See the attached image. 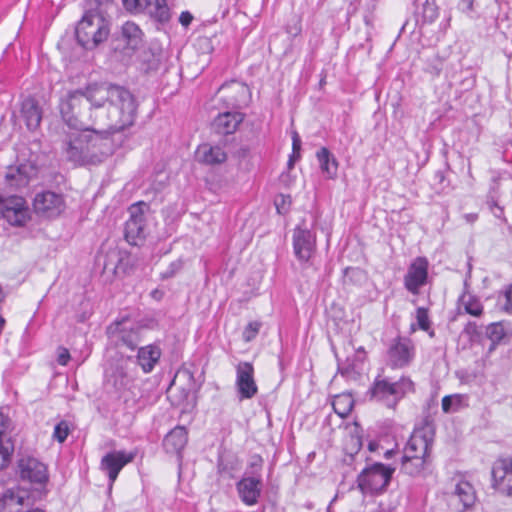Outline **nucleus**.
I'll return each instance as SVG.
<instances>
[{"label": "nucleus", "mask_w": 512, "mask_h": 512, "mask_svg": "<svg viewBox=\"0 0 512 512\" xmlns=\"http://www.w3.org/2000/svg\"><path fill=\"white\" fill-rule=\"evenodd\" d=\"M83 90L91 113L98 111V133H116L134 124L137 102L125 87L108 83H91Z\"/></svg>", "instance_id": "1"}, {"label": "nucleus", "mask_w": 512, "mask_h": 512, "mask_svg": "<svg viewBox=\"0 0 512 512\" xmlns=\"http://www.w3.org/2000/svg\"><path fill=\"white\" fill-rule=\"evenodd\" d=\"M434 431L429 425L415 428L408 439L401 460V471L410 476L421 475L431 463Z\"/></svg>", "instance_id": "2"}, {"label": "nucleus", "mask_w": 512, "mask_h": 512, "mask_svg": "<svg viewBox=\"0 0 512 512\" xmlns=\"http://www.w3.org/2000/svg\"><path fill=\"white\" fill-rule=\"evenodd\" d=\"M59 109L63 121L71 129L98 133L95 123L98 111L90 112L82 89L70 91L61 98Z\"/></svg>", "instance_id": "3"}, {"label": "nucleus", "mask_w": 512, "mask_h": 512, "mask_svg": "<svg viewBox=\"0 0 512 512\" xmlns=\"http://www.w3.org/2000/svg\"><path fill=\"white\" fill-rule=\"evenodd\" d=\"M413 391V381L405 376L395 382L390 381L388 378L378 376L369 389L372 400L392 409L397 406L401 399Z\"/></svg>", "instance_id": "4"}, {"label": "nucleus", "mask_w": 512, "mask_h": 512, "mask_svg": "<svg viewBox=\"0 0 512 512\" xmlns=\"http://www.w3.org/2000/svg\"><path fill=\"white\" fill-rule=\"evenodd\" d=\"M109 23L100 14L87 12L78 22L76 38L85 49H94L109 35Z\"/></svg>", "instance_id": "5"}, {"label": "nucleus", "mask_w": 512, "mask_h": 512, "mask_svg": "<svg viewBox=\"0 0 512 512\" xmlns=\"http://www.w3.org/2000/svg\"><path fill=\"white\" fill-rule=\"evenodd\" d=\"M393 472L394 468L382 463H374L359 474L358 486L364 493L381 494L387 489Z\"/></svg>", "instance_id": "6"}, {"label": "nucleus", "mask_w": 512, "mask_h": 512, "mask_svg": "<svg viewBox=\"0 0 512 512\" xmlns=\"http://www.w3.org/2000/svg\"><path fill=\"white\" fill-rule=\"evenodd\" d=\"M140 331V326L131 323L128 318H122L108 326L107 335L116 347H126L133 351L141 341Z\"/></svg>", "instance_id": "7"}, {"label": "nucleus", "mask_w": 512, "mask_h": 512, "mask_svg": "<svg viewBox=\"0 0 512 512\" xmlns=\"http://www.w3.org/2000/svg\"><path fill=\"white\" fill-rule=\"evenodd\" d=\"M149 207L143 202L132 204L129 209V218L125 222L124 236L129 244L137 245L147 235L146 213Z\"/></svg>", "instance_id": "8"}, {"label": "nucleus", "mask_w": 512, "mask_h": 512, "mask_svg": "<svg viewBox=\"0 0 512 512\" xmlns=\"http://www.w3.org/2000/svg\"><path fill=\"white\" fill-rule=\"evenodd\" d=\"M1 217L5 218L10 225L23 226L30 219L29 208L23 197L0 195Z\"/></svg>", "instance_id": "9"}, {"label": "nucleus", "mask_w": 512, "mask_h": 512, "mask_svg": "<svg viewBox=\"0 0 512 512\" xmlns=\"http://www.w3.org/2000/svg\"><path fill=\"white\" fill-rule=\"evenodd\" d=\"M217 96L226 108L236 109L248 104L251 92L245 83L232 80L218 89Z\"/></svg>", "instance_id": "10"}, {"label": "nucleus", "mask_w": 512, "mask_h": 512, "mask_svg": "<svg viewBox=\"0 0 512 512\" xmlns=\"http://www.w3.org/2000/svg\"><path fill=\"white\" fill-rule=\"evenodd\" d=\"M387 356L391 367H406L411 364L415 357V345L407 337H396L388 347Z\"/></svg>", "instance_id": "11"}, {"label": "nucleus", "mask_w": 512, "mask_h": 512, "mask_svg": "<svg viewBox=\"0 0 512 512\" xmlns=\"http://www.w3.org/2000/svg\"><path fill=\"white\" fill-rule=\"evenodd\" d=\"M293 249L297 259L308 262L316 250V235L305 222L299 224L293 231Z\"/></svg>", "instance_id": "12"}, {"label": "nucleus", "mask_w": 512, "mask_h": 512, "mask_svg": "<svg viewBox=\"0 0 512 512\" xmlns=\"http://www.w3.org/2000/svg\"><path fill=\"white\" fill-rule=\"evenodd\" d=\"M39 172L38 165L33 160L10 165L5 173V182L11 188H21L36 178Z\"/></svg>", "instance_id": "13"}, {"label": "nucleus", "mask_w": 512, "mask_h": 512, "mask_svg": "<svg viewBox=\"0 0 512 512\" xmlns=\"http://www.w3.org/2000/svg\"><path fill=\"white\" fill-rule=\"evenodd\" d=\"M236 389L238 398L251 399L257 392L258 387L254 379V367L250 362H239L236 366Z\"/></svg>", "instance_id": "14"}, {"label": "nucleus", "mask_w": 512, "mask_h": 512, "mask_svg": "<svg viewBox=\"0 0 512 512\" xmlns=\"http://www.w3.org/2000/svg\"><path fill=\"white\" fill-rule=\"evenodd\" d=\"M492 486L501 494L512 497V458H500L492 466Z\"/></svg>", "instance_id": "15"}, {"label": "nucleus", "mask_w": 512, "mask_h": 512, "mask_svg": "<svg viewBox=\"0 0 512 512\" xmlns=\"http://www.w3.org/2000/svg\"><path fill=\"white\" fill-rule=\"evenodd\" d=\"M429 263L425 257H417L409 265L404 276V286L412 294L417 295L428 278Z\"/></svg>", "instance_id": "16"}, {"label": "nucleus", "mask_w": 512, "mask_h": 512, "mask_svg": "<svg viewBox=\"0 0 512 512\" xmlns=\"http://www.w3.org/2000/svg\"><path fill=\"white\" fill-rule=\"evenodd\" d=\"M135 456L134 452L120 450L108 452L102 457L100 469L107 474L110 485L115 482L123 467L132 462Z\"/></svg>", "instance_id": "17"}, {"label": "nucleus", "mask_w": 512, "mask_h": 512, "mask_svg": "<svg viewBox=\"0 0 512 512\" xmlns=\"http://www.w3.org/2000/svg\"><path fill=\"white\" fill-rule=\"evenodd\" d=\"M33 206L37 214L45 217H55L64 210V199L60 194L44 191L36 194Z\"/></svg>", "instance_id": "18"}, {"label": "nucleus", "mask_w": 512, "mask_h": 512, "mask_svg": "<svg viewBox=\"0 0 512 512\" xmlns=\"http://www.w3.org/2000/svg\"><path fill=\"white\" fill-rule=\"evenodd\" d=\"M20 476L31 483L44 485L48 481V471L44 463L34 457H25L18 463Z\"/></svg>", "instance_id": "19"}, {"label": "nucleus", "mask_w": 512, "mask_h": 512, "mask_svg": "<svg viewBox=\"0 0 512 512\" xmlns=\"http://www.w3.org/2000/svg\"><path fill=\"white\" fill-rule=\"evenodd\" d=\"M261 477L244 475L236 484V489L241 501L247 506L258 503L261 495Z\"/></svg>", "instance_id": "20"}, {"label": "nucleus", "mask_w": 512, "mask_h": 512, "mask_svg": "<svg viewBox=\"0 0 512 512\" xmlns=\"http://www.w3.org/2000/svg\"><path fill=\"white\" fill-rule=\"evenodd\" d=\"M244 120V115L237 111L220 113L212 122V128L219 135L233 134Z\"/></svg>", "instance_id": "21"}, {"label": "nucleus", "mask_w": 512, "mask_h": 512, "mask_svg": "<svg viewBox=\"0 0 512 512\" xmlns=\"http://www.w3.org/2000/svg\"><path fill=\"white\" fill-rule=\"evenodd\" d=\"M20 113L29 130L34 131L40 126L43 112L34 98L28 97L23 100Z\"/></svg>", "instance_id": "22"}, {"label": "nucleus", "mask_w": 512, "mask_h": 512, "mask_svg": "<svg viewBox=\"0 0 512 512\" xmlns=\"http://www.w3.org/2000/svg\"><path fill=\"white\" fill-rule=\"evenodd\" d=\"M9 420L0 413V469L5 468L10 462L14 445L8 433Z\"/></svg>", "instance_id": "23"}, {"label": "nucleus", "mask_w": 512, "mask_h": 512, "mask_svg": "<svg viewBox=\"0 0 512 512\" xmlns=\"http://www.w3.org/2000/svg\"><path fill=\"white\" fill-rule=\"evenodd\" d=\"M195 157L198 162L206 165H217L226 161L227 154L220 146L203 143L198 146Z\"/></svg>", "instance_id": "24"}, {"label": "nucleus", "mask_w": 512, "mask_h": 512, "mask_svg": "<svg viewBox=\"0 0 512 512\" xmlns=\"http://www.w3.org/2000/svg\"><path fill=\"white\" fill-rule=\"evenodd\" d=\"M188 442V432L184 426H176L163 440V447L167 453L180 455Z\"/></svg>", "instance_id": "25"}, {"label": "nucleus", "mask_w": 512, "mask_h": 512, "mask_svg": "<svg viewBox=\"0 0 512 512\" xmlns=\"http://www.w3.org/2000/svg\"><path fill=\"white\" fill-rule=\"evenodd\" d=\"M161 356V350L154 345L141 347L138 350L137 361L145 373L151 372Z\"/></svg>", "instance_id": "26"}, {"label": "nucleus", "mask_w": 512, "mask_h": 512, "mask_svg": "<svg viewBox=\"0 0 512 512\" xmlns=\"http://www.w3.org/2000/svg\"><path fill=\"white\" fill-rule=\"evenodd\" d=\"M317 159L320 164L321 171L326 174L329 179H334L338 172V161L330 153L326 147H322L316 153Z\"/></svg>", "instance_id": "27"}, {"label": "nucleus", "mask_w": 512, "mask_h": 512, "mask_svg": "<svg viewBox=\"0 0 512 512\" xmlns=\"http://www.w3.org/2000/svg\"><path fill=\"white\" fill-rule=\"evenodd\" d=\"M64 150L67 159L76 165H83L91 160L90 153H88L86 150H83L81 147H76V144L73 143L72 138H69L67 141H65Z\"/></svg>", "instance_id": "28"}, {"label": "nucleus", "mask_w": 512, "mask_h": 512, "mask_svg": "<svg viewBox=\"0 0 512 512\" xmlns=\"http://www.w3.org/2000/svg\"><path fill=\"white\" fill-rule=\"evenodd\" d=\"M454 495L462 503L464 508L471 507L476 500V494L473 486L468 481L464 480H461L456 484Z\"/></svg>", "instance_id": "29"}, {"label": "nucleus", "mask_w": 512, "mask_h": 512, "mask_svg": "<svg viewBox=\"0 0 512 512\" xmlns=\"http://www.w3.org/2000/svg\"><path fill=\"white\" fill-rule=\"evenodd\" d=\"M77 136L72 138L76 147H81L83 150H86L90 153V147H94L97 145V142L102 140L109 133H94L92 131H80Z\"/></svg>", "instance_id": "30"}, {"label": "nucleus", "mask_w": 512, "mask_h": 512, "mask_svg": "<svg viewBox=\"0 0 512 512\" xmlns=\"http://www.w3.org/2000/svg\"><path fill=\"white\" fill-rule=\"evenodd\" d=\"M122 38L127 42V46L135 49L142 40V31L134 22H126L121 29Z\"/></svg>", "instance_id": "31"}, {"label": "nucleus", "mask_w": 512, "mask_h": 512, "mask_svg": "<svg viewBox=\"0 0 512 512\" xmlns=\"http://www.w3.org/2000/svg\"><path fill=\"white\" fill-rule=\"evenodd\" d=\"M459 301L467 314L474 317H480L483 314V305L477 296L464 292Z\"/></svg>", "instance_id": "32"}, {"label": "nucleus", "mask_w": 512, "mask_h": 512, "mask_svg": "<svg viewBox=\"0 0 512 512\" xmlns=\"http://www.w3.org/2000/svg\"><path fill=\"white\" fill-rule=\"evenodd\" d=\"M379 0H358L357 9L362 15L366 26L373 27L376 18L375 12Z\"/></svg>", "instance_id": "33"}, {"label": "nucleus", "mask_w": 512, "mask_h": 512, "mask_svg": "<svg viewBox=\"0 0 512 512\" xmlns=\"http://www.w3.org/2000/svg\"><path fill=\"white\" fill-rule=\"evenodd\" d=\"M332 406L336 414L340 417H346L352 410L353 399L350 394L336 395L332 401Z\"/></svg>", "instance_id": "34"}, {"label": "nucleus", "mask_w": 512, "mask_h": 512, "mask_svg": "<svg viewBox=\"0 0 512 512\" xmlns=\"http://www.w3.org/2000/svg\"><path fill=\"white\" fill-rule=\"evenodd\" d=\"M149 14L161 23H165L170 19V11L166 0L151 1V7L147 9Z\"/></svg>", "instance_id": "35"}, {"label": "nucleus", "mask_w": 512, "mask_h": 512, "mask_svg": "<svg viewBox=\"0 0 512 512\" xmlns=\"http://www.w3.org/2000/svg\"><path fill=\"white\" fill-rule=\"evenodd\" d=\"M486 335L491 340V349H493L494 345L499 343L505 337L506 333L503 325L497 322L487 326Z\"/></svg>", "instance_id": "36"}, {"label": "nucleus", "mask_w": 512, "mask_h": 512, "mask_svg": "<svg viewBox=\"0 0 512 512\" xmlns=\"http://www.w3.org/2000/svg\"><path fill=\"white\" fill-rule=\"evenodd\" d=\"M439 16V8L434 0H426L423 5V22L433 23Z\"/></svg>", "instance_id": "37"}, {"label": "nucleus", "mask_w": 512, "mask_h": 512, "mask_svg": "<svg viewBox=\"0 0 512 512\" xmlns=\"http://www.w3.org/2000/svg\"><path fill=\"white\" fill-rule=\"evenodd\" d=\"M124 8L132 13H142L151 7V0H122Z\"/></svg>", "instance_id": "38"}, {"label": "nucleus", "mask_w": 512, "mask_h": 512, "mask_svg": "<svg viewBox=\"0 0 512 512\" xmlns=\"http://www.w3.org/2000/svg\"><path fill=\"white\" fill-rule=\"evenodd\" d=\"M416 319L418 327L421 330L428 332L430 337H434V330H432L430 327L428 310L426 308L419 307L416 310Z\"/></svg>", "instance_id": "39"}, {"label": "nucleus", "mask_w": 512, "mask_h": 512, "mask_svg": "<svg viewBox=\"0 0 512 512\" xmlns=\"http://www.w3.org/2000/svg\"><path fill=\"white\" fill-rule=\"evenodd\" d=\"M445 59L439 54H433L426 59V71L433 74L439 75L443 69Z\"/></svg>", "instance_id": "40"}, {"label": "nucleus", "mask_w": 512, "mask_h": 512, "mask_svg": "<svg viewBox=\"0 0 512 512\" xmlns=\"http://www.w3.org/2000/svg\"><path fill=\"white\" fill-rule=\"evenodd\" d=\"M461 405V396L459 395H448L442 399V410L446 413L455 412Z\"/></svg>", "instance_id": "41"}, {"label": "nucleus", "mask_w": 512, "mask_h": 512, "mask_svg": "<svg viewBox=\"0 0 512 512\" xmlns=\"http://www.w3.org/2000/svg\"><path fill=\"white\" fill-rule=\"evenodd\" d=\"M70 433L69 423L65 420L60 421L54 427L53 438L59 443H63Z\"/></svg>", "instance_id": "42"}, {"label": "nucleus", "mask_w": 512, "mask_h": 512, "mask_svg": "<svg viewBox=\"0 0 512 512\" xmlns=\"http://www.w3.org/2000/svg\"><path fill=\"white\" fill-rule=\"evenodd\" d=\"M263 466V459L260 455H253L250 458L249 467L245 475L261 477V470Z\"/></svg>", "instance_id": "43"}, {"label": "nucleus", "mask_w": 512, "mask_h": 512, "mask_svg": "<svg viewBox=\"0 0 512 512\" xmlns=\"http://www.w3.org/2000/svg\"><path fill=\"white\" fill-rule=\"evenodd\" d=\"M261 326H262L261 322H258V321H253V322L248 323V325L245 327V329L242 333L243 340L245 342H250L253 339H255V337L259 333Z\"/></svg>", "instance_id": "44"}, {"label": "nucleus", "mask_w": 512, "mask_h": 512, "mask_svg": "<svg viewBox=\"0 0 512 512\" xmlns=\"http://www.w3.org/2000/svg\"><path fill=\"white\" fill-rule=\"evenodd\" d=\"M499 303L505 312L512 313V285L499 297Z\"/></svg>", "instance_id": "45"}, {"label": "nucleus", "mask_w": 512, "mask_h": 512, "mask_svg": "<svg viewBox=\"0 0 512 512\" xmlns=\"http://www.w3.org/2000/svg\"><path fill=\"white\" fill-rule=\"evenodd\" d=\"M463 332L471 339V340H474L475 338L479 337L481 332L479 330V327L478 325L475 323V322H468L465 327H464V330Z\"/></svg>", "instance_id": "46"}, {"label": "nucleus", "mask_w": 512, "mask_h": 512, "mask_svg": "<svg viewBox=\"0 0 512 512\" xmlns=\"http://www.w3.org/2000/svg\"><path fill=\"white\" fill-rule=\"evenodd\" d=\"M182 268V262L181 261H174L172 262L167 270H165L162 273V278L168 279L173 277L177 272H179Z\"/></svg>", "instance_id": "47"}, {"label": "nucleus", "mask_w": 512, "mask_h": 512, "mask_svg": "<svg viewBox=\"0 0 512 512\" xmlns=\"http://www.w3.org/2000/svg\"><path fill=\"white\" fill-rule=\"evenodd\" d=\"M487 203L489 205L491 212L493 213V215L495 217L502 219L504 221L506 220L504 217L503 207L499 206L498 203L494 199L489 200Z\"/></svg>", "instance_id": "48"}, {"label": "nucleus", "mask_w": 512, "mask_h": 512, "mask_svg": "<svg viewBox=\"0 0 512 512\" xmlns=\"http://www.w3.org/2000/svg\"><path fill=\"white\" fill-rule=\"evenodd\" d=\"M300 149H301V140L297 132H293L292 135V150L293 155H296V158H300Z\"/></svg>", "instance_id": "49"}, {"label": "nucleus", "mask_w": 512, "mask_h": 512, "mask_svg": "<svg viewBox=\"0 0 512 512\" xmlns=\"http://www.w3.org/2000/svg\"><path fill=\"white\" fill-rule=\"evenodd\" d=\"M69 359H70V353H69L68 349L60 347L59 353H58V358H57L58 364L65 366V365H67Z\"/></svg>", "instance_id": "50"}, {"label": "nucleus", "mask_w": 512, "mask_h": 512, "mask_svg": "<svg viewBox=\"0 0 512 512\" xmlns=\"http://www.w3.org/2000/svg\"><path fill=\"white\" fill-rule=\"evenodd\" d=\"M473 3H474V0H460V2L458 4V8L462 12L468 13L473 10Z\"/></svg>", "instance_id": "51"}, {"label": "nucleus", "mask_w": 512, "mask_h": 512, "mask_svg": "<svg viewBox=\"0 0 512 512\" xmlns=\"http://www.w3.org/2000/svg\"><path fill=\"white\" fill-rule=\"evenodd\" d=\"M193 20V16L190 12L184 11L180 14L179 22L184 26L188 27Z\"/></svg>", "instance_id": "52"}, {"label": "nucleus", "mask_w": 512, "mask_h": 512, "mask_svg": "<svg viewBox=\"0 0 512 512\" xmlns=\"http://www.w3.org/2000/svg\"><path fill=\"white\" fill-rule=\"evenodd\" d=\"M298 158H296V155H291L290 158H289V161H288V166L289 168H291L293 165H294V162L295 160H297Z\"/></svg>", "instance_id": "53"}, {"label": "nucleus", "mask_w": 512, "mask_h": 512, "mask_svg": "<svg viewBox=\"0 0 512 512\" xmlns=\"http://www.w3.org/2000/svg\"><path fill=\"white\" fill-rule=\"evenodd\" d=\"M5 319L0 315V334L2 333L5 326Z\"/></svg>", "instance_id": "54"}, {"label": "nucleus", "mask_w": 512, "mask_h": 512, "mask_svg": "<svg viewBox=\"0 0 512 512\" xmlns=\"http://www.w3.org/2000/svg\"><path fill=\"white\" fill-rule=\"evenodd\" d=\"M28 512H44V511H42L40 509H34V510H31V511H28Z\"/></svg>", "instance_id": "55"}, {"label": "nucleus", "mask_w": 512, "mask_h": 512, "mask_svg": "<svg viewBox=\"0 0 512 512\" xmlns=\"http://www.w3.org/2000/svg\"><path fill=\"white\" fill-rule=\"evenodd\" d=\"M276 206H277V210L280 212V206L279 204L276 203Z\"/></svg>", "instance_id": "56"}, {"label": "nucleus", "mask_w": 512, "mask_h": 512, "mask_svg": "<svg viewBox=\"0 0 512 512\" xmlns=\"http://www.w3.org/2000/svg\"><path fill=\"white\" fill-rule=\"evenodd\" d=\"M411 330L415 331V326L414 325L411 326Z\"/></svg>", "instance_id": "57"}]
</instances>
